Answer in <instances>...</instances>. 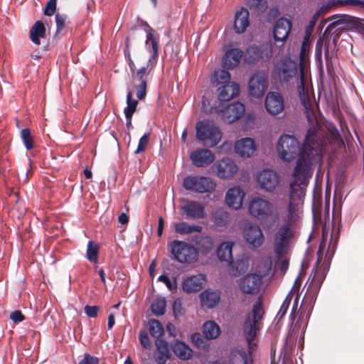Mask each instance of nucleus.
I'll return each instance as SVG.
<instances>
[{"instance_id":"2","label":"nucleus","mask_w":364,"mask_h":364,"mask_svg":"<svg viewBox=\"0 0 364 364\" xmlns=\"http://www.w3.org/2000/svg\"><path fill=\"white\" fill-rule=\"evenodd\" d=\"M316 129L315 127H311L309 129L304 144L302 145V150L301 156L296 161V165L294 168L293 176L294 181L291 182V198L294 196L303 195V188L306 187L309 183V180L312 175V162L317 154V150L311 146V138L316 135Z\"/></svg>"},{"instance_id":"52","label":"nucleus","mask_w":364,"mask_h":364,"mask_svg":"<svg viewBox=\"0 0 364 364\" xmlns=\"http://www.w3.org/2000/svg\"><path fill=\"white\" fill-rule=\"evenodd\" d=\"M78 364H100V360L95 356L85 353L83 358L79 361Z\"/></svg>"},{"instance_id":"12","label":"nucleus","mask_w":364,"mask_h":364,"mask_svg":"<svg viewBox=\"0 0 364 364\" xmlns=\"http://www.w3.org/2000/svg\"><path fill=\"white\" fill-rule=\"evenodd\" d=\"M257 180L261 188L272 192L279 184L280 178L276 171L266 168L257 174Z\"/></svg>"},{"instance_id":"5","label":"nucleus","mask_w":364,"mask_h":364,"mask_svg":"<svg viewBox=\"0 0 364 364\" xmlns=\"http://www.w3.org/2000/svg\"><path fill=\"white\" fill-rule=\"evenodd\" d=\"M169 245L173 258L178 262L190 264L198 260V250L190 243L174 240Z\"/></svg>"},{"instance_id":"43","label":"nucleus","mask_w":364,"mask_h":364,"mask_svg":"<svg viewBox=\"0 0 364 364\" xmlns=\"http://www.w3.org/2000/svg\"><path fill=\"white\" fill-rule=\"evenodd\" d=\"M138 101L132 98V91H128L127 95V107L124 108V115H132L136 111Z\"/></svg>"},{"instance_id":"58","label":"nucleus","mask_w":364,"mask_h":364,"mask_svg":"<svg viewBox=\"0 0 364 364\" xmlns=\"http://www.w3.org/2000/svg\"><path fill=\"white\" fill-rule=\"evenodd\" d=\"M142 26H144V31L146 32V42H145V44H146V47H149L148 46V43L150 41L151 42V40H148V33L149 31H151V33H152L153 36L156 38V39H158L159 40V38H157L155 34H154V30L147 23V22L146 21H143L142 23Z\"/></svg>"},{"instance_id":"60","label":"nucleus","mask_w":364,"mask_h":364,"mask_svg":"<svg viewBox=\"0 0 364 364\" xmlns=\"http://www.w3.org/2000/svg\"><path fill=\"white\" fill-rule=\"evenodd\" d=\"M287 254H284V255L279 257L277 255V257L279 259H282L279 264V269L282 273H285L288 269L289 267V261L287 259H284V257Z\"/></svg>"},{"instance_id":"64","label":"nucleus","mask_w":364,"mask_h":364,"mask_svg":"<svg viewBox=\"0 0 364 364\" xmlns=\"http://www.w3.org/2000/svg\"><path fill=\"white\" fill-rule=\"evenodd\" d=\"M118 220L122 225L127 224L129 222V216L126 213H122L119 215Z\"/></svg>"},{"instance_id":"53","label":"nucleus","mask_w":364,"mask_h":364,"mask_svg":"<svg viewBox=\"0 0 364 364\" xmlns=\"http://www.w3.org/2000/svg\"><path fill=\"white\" fill-rule=\"evenodd\" d=\"M100 308L97 306L86 305L84 308L85 314L90 318H96L98 315Z\"/></svg>"},{"instance_id":"23","label":"nucleus","mask_w":364,"mask_h":364,"mask_svg":"<svg viewBox=\"0 0 364 364\" xmlns=\"http://www.w3.org/2000/svg\"><path fill=\"white\" fill-rule=\"evenodd\" d=\"M236 153L243 158H248L256 150L255 141L250 138H242L237 140L235 144Z\"/></svg>"},{"instance_id":"37","label":"nucleus","mask_w":364,"mask_h":364,"mask_svg":"<svg viewBox=\"0 0 364 364\" xmlns=\"http://www.w3.org/2000/svg\"><path fill=\"white\" fill-rule=\"evenodd\" d=\"M272 268V260L271 257L263 258L257 267V274L261 276V279L268 276Z\"/></svg>"},{"instance_id":"49","label":"nucleus","mask_w":364,"mask_h":364,"mask_svg":"<svg viewBox=\"0 0 364 364\" xmlns=\"http://www.w3.org/2000/svg\"><path fill=\"white\" fill-rule=\"evenodd\" d=\"M291 298L289 296V294H288L285 299L284 300L283 303L282 304L280 309L277 314V317L279 318V319L282 318L285 316L287 311L291 303Z\"/></svg>"},{"instance_id":"59","label":"nucleus","mask_w":364,"mask_h":364,"mask_svg":"<svg viewBox=\"0 0 364 364\" xmlns=\"http://www.w3.org/2000/svg\"><path fill=\"white\" fill-rule=\"evenodd\" d=\"M191 339L197 347H198V348L203 347V340L200 333H193L191 336Z\"/></svg>"},{"instance_id":"38","label":"nucleus","mask_w":364,"mask_h":364,"mask_svg":"<svg viewBox=\"0 0 364 364\" xmlns=\"http://www.w3.org/2000/svg\"><path fill=\"white\" fill-rule=\"evenodd\" d=\"M232 269V274L237 277L247 271L248 264L247 260L243 259H238L236 261L232 259L229 262Z\"/></svg>"},{"instance_id":"44","label":"nucleus","mask_w":364,"mask_h":364,"mask_svg":"<svg viewBox=\"0 0 364 364\" xmlns=\"http://www.w3.org/2000/svg\"><path fill=\"white\" fill-rule=\"evenodd\" d=\"M21 138L27 150L29 151L33 148V138L29 129L25 128L21 131Z\"/></svg>"},{"instance_id":"41","label":"nucleus","mask_w":364,"mask_h":364,"mask_svg":"<svg viewBox=\"0 0 364 364\" xmlns=\"http://www.w3.org/2000/svg\"><path fill=\"white\" fill-rule=\"evenodd\" d=\"M149 331L152 337L159 338L164 334V330L161 323L156 319L149 321Z\"/></svg>"},{"instance_id":"10","label":"nucleus","mask_w":364,"mask_h":364,"mask_svg":"<svg viewBox=\"0 0 364 364\" xmlns=\"http://www.w3.org/2000/svg\"><path fill=\"white\" fill-rule=\"evenodd\" d=\"M245 106L239 102L229 104L223 108L218 107L216 108L218 114H221V118L224 122L230 124L240 119L245 112Z\"/></svg>"},{"instance_id":"61","label":"nucleus","mask_w":364,"mask_h":364,"mask_svg":"<svg viewBox=\"0 0 364 364\" xmlns=\"http://www.w3.org/2000/svg\"><path fill=\"white\" fill-rule=\"evenodd\" d=\"M346 4L353 6L355 7H360L364 9V1L361 0H346Z\"/></svg>"},{"instance_id":"42","label":"nucleus","mask_w":364,"mask_h":364,"mask_svg":"<svg viewBox=\"0 0 364 364\" xmlns=\"http://www.w3.org/2000/svg\"><path fill=\"white\" fill-rule=\"evenodd\" d=\"M166 301L165 298H157L151 304V311L156 316H162L166 312Z\"/></svg>"},{"instance_id":"7","label":"nucleus","mask_w":364,"mask_h":364,"mask_svg":"<svg viewBox=\"0 0 364 364\" xmlns=\"http://www.w3.org/2000/svg\"><path fill=\"white\" fill-rule=\"evenodd\" d=\"M148 40H151V47H146V50L151 53V55L146 66L141 67L137 71H134L132 73L134 82L146 80V76L154 70L157 64L159 54V41L153 36L151 31L148 33Z\"/></svg>"},{"instance_id":"13","label":"nucleus","mask_w":364,"mask_h":364,"mask_svg":"<svg viewBox=\"0 0 364 364\" xmlns=\"http://www.w3.org/2000/svg\"><path fill=\"white\" fill-rule=\"evenodd\" d=\"M262 280L257 274L249 273L240 279L238 287L245 294H256L261 287Z\"/></svg>"},{"instance_id":"29","label":"nucleus","mask_w":364,"mask_h":364,"mask_svg":"<svg viewBox=\"0 0 364 364\" xmlns=\"http://www.w3.org/2000/svg\"><path fill=\"white\" fill-rule=\"evenodd\" d=\"M298 94L299 96V99L301 102V104L303 105L304 107L306 109V112L307 113V117L309 119H310L309 113L313 112V109L311 107V102L309 99L308 93L305 91V87H304V73L301 70L300 73L299 77V85L297 87Z\"/></svg>"},{"instance_id":"6","label":"nucleus","mask_w":364,"mask_h":364,"mask_svg":"<svg viewBox=\"0 0 364 364\" xmlns=\"http://www.w3.org/2000/svg\"><path fill=\"white\" fill-rule=\"evenodd\" d=\"M302 146L299 141L293 135H282L277 143V151L280 158L287 162L294 161L296 157L297 160L301 156Z\"/></svg>"},{"instance_id":"26","label":"nucleus","mask_w":364,"mask_h":364,"mask_svg":"<svg viewBox=\"0 0 364 364\" xmlns=\"http://www.w3.org/2000/svg\"><path fill=\"white\" fill-rule=\"evenodd\" d=\"M239 90V85L236 82H229L218 89V100L228 102L238 95Z\"/></svg>"},{"instance_id":"33","label":"nucleus","mask_w":364,"mask_h":364,"mask_svg":"<svg viewBox=\"0 0 364 364\" xmlns=\"http://www.w3.org/2000/svg\"><path fill=\"white\" fill-rule=\"evenodd\" d=\"M233 243L225 242L219 245L217 250V255L220 261L230 262L232 259V248Z\"/></svg>"},{"instance_id":"51","label":"nucleus","mask_w":364,"mask_h":364,"mask_svg":"<svg viewBox=\"0 0 364 364\" xmlns=\"http://www.w3.org/2000/svg\"><path fill=\"white\" fill-rule=\"evenodd\" d=\"M156 346L157 350L163 355L168 357L167 354L168 353V343L166 341L162 339L157 338L156 341Z\"/></svg>"},{"instance_id":"9","label":"nucleus","mask_w":364,"mask_h":364,"mask_svg":"<svg viewBox=\"0 0 364 364\" xmlns=\"http://www.w3.org/2000/svg\"><path fill=\"white\" fill-rule=\"evenodd\" d=\"M273 54V46L271 43L262 44L259 46H252L247 50L245 60L249 64L255 63L260 60H269Z\"/></svg>"},{"instance_id":"15","label":"nucleus","mask_w":364,"mask_h":364,"mask_svg":"<svg viewBox=\"0 0 364 364\" xmlns=\"http://www.w3.org/2000/svg\"><path fill=\"white\" fill-rule=\"evenodd\" d=\"M297 73V66L289 58L280 61L276 68V73L281 82H289Z\"/></svg>"},{"instance_id":"14","label":"nucleus","mask_w":364,"mask_h":364,"mask_svg":"<svg viewBox=\"0 0 364 364\" xmlns=\"http://www.w3.org/2000/svg\"><path fill=\"white\" fill-rule=\"evenodd\" d=\"M181 210L186 218L192 220L203 219L207 216L205 205L196 200H187L181 206Z\"/></svg>"},{"instance_id":"48","label":"nucleus","mask_w":364,"mask_h":364,"mask_svg":"<svg viewBox=\"0 0 364 364\" xmlns=\"http://www.w3.org/2000/svg\"><path fill=\"white\" fill-rule=\"evenodd\" d=\"M56 34H60L65 28L66 16L63 14L55 15Z\"/></svg>"},{"instance_id":"40","label":"nucleus","mask_w":364,"mask_h":364,"mask_svg":"<svg viewBox=\"0 0 364 364\" xmlns=\"http://www.w3.org/2000/svg\"><path fill=\"white\" fill-rule=\"evenodd\" d=\"M228 220L229 215L223 209L216 210L213 213V221L217 226L223 227L228 223Z\"/></svg>"},{"instance_id":"18","label":"nucleus","mask_w":364,"mask_h":364,"mask_svg":"<svg viewBox=\"0 0 364 364\" xmlns=\"http://www.w3.org/2000/svg\"><path fill=\"white\" fill-rule=\"evenodd\" d=\"M217 176L220 178H230L237 172V166L229 158H223L215 164Z\"/></svg>"},{"instance_id":"22","label":"nucleus","mask_w":364,"mask_h":364,"mask_svg":"<svg viewBox=\"0 0 364 364\" xmlns=\"http://www.w3.org/2000/svg\"><path fill=\"white\" fill-rule=\"evenodd\" d=\"M323 277L321 278H315L314 277L311 282L310 283L307 291L304 296V303H308V307L310 310L312 309L314 303L316 301V297L318 296V291L320 290V287L323 282Z\"/></svg>"},{"instance_id":"30","label":"nucleus","mask_w":364,"mask_h":364,"mask_svg":"<svg viewBox=\"0 0 364 364\" xmlns=\"http://www.w3.org/2000/svg\"><path fill=\"white\" fill-rule=\"evenodd\" d=\"M192 242L202 253L209 252L214 247L213 238L208 235H195L192 238Z\"/></svg>"},{"instance_id":"50","label":"nucleus","mask_w":364,"mask_h":364,"mask_svg":"<svg viewBox=\"0 0 364 364\" xmlns=\"http://www.w3.org/2000/svg\"><path fill=\"white\" fill-rule=\"evenodd\" d=\"M173 311L175 317L181 316L184 313V310L182 306L181 299L180 298H177L173 301Z\"/></svg>"},{"instance_id":"25","label":"nucleus","mask_w":364,"mask_h":364,"mask_svg":"<svg viewBox=\"0 0 364 364\" xmlns=\"http://www.w3.org/2000/svg\"><path fill=\"white\" fill-rule=\"evenodd\" d=\"M205 281L202 274L188 277L183 281L182 289L187 293L197 292L203 287Z\"/></svg>"},{"instance_id":"17","label":"nucleus","mask_w":364,"mask_h":364,"mask_svg":"<svg viewBox=\"0 0 364 364\" xmlns=\"http://www.w3.org/2000/svg\"><path fill=\"white\" fill-rule=\"evenodd\" d=\"M246 242L253 247H259L264 242V236L257 224H250L243 232Z\"/></svg>"},{"instance_id":"62","label":"nucleus","mask_w":364,"mask_h":364,"mask_svg":"<svg viewBox=\"0 0 364 364\" xmlns=\"http://www.w3.org/2000/svg\"><path fill=\"white\" fill-rule=\"evenodd\" d=\"M164 228V220L162 217H159L158 220V229L157 234L159 237H161L163 234Z\"/></svg>"},{"instance_id":"46","label":"nucleus","mask_w":364,"mask_h":364,"mask_svg":"<svg viewBox=\"0 0 364 364\" xmlns=\"http://www.w3.org/2000/svg\"><path fill=\"white\" fill-rule=\"evenodd\" d=\"M139 83L134 84V87L136 90V97L139 100H142L146 95L147 81H138Z\"/></svg>"},{"instance_id":"54","label":"nucleus","mask_w":364,"mask_h":364,"mask_svg":"<svg viewBox=\"0 0 364 364\" xmlns=\"http://www.w3.org/2000/svg\"><path fill=\"white\" fill-rule=\"evenodd\" d=\"M56 10V0H49L44 9V14L50 16Z\"/></svg>"},{"instance_id":"35","label":"nucleus","mask_w":364,"mask_h":364,"mask_svg":"<svg viewBox=\"0 0 364 364\" xmlns=\"http://www.w3.org/2000/svg\"><path fill=\"white\" fill-rule=\"evenodd\" d=\"M173 351L181 360H188L192 355V350L185 343L181 341H177L173 345Z\"/></svg>"},{"instance_id":"31","label":"nucleus","mask_w":364,"mask_h":364,"mask_svg":"<svg viewBox=\"0 0 364 364\" xmlns=\"http://www.w3.org/2000/svg\"><path fill=\"white\" fill-rule=\"evenodd\" d=\"M46 36V28L41 21H37L33 25L30 30V38L36 45H40V38H44Z\"/></svg>"},{"instance_id":"19","label":"nucleus","mask_w":364,"mask_h":364,"mask_svg":"<svg viewBox=\"0 0 364 364\" xmlns=\"http://www.w3.org/2000/svg\"><path fill=\"white\" fill-rule=\"evenodd\" d=\"M190 158L196 167H203L210 164L215 159L214 154L207 149H198L191 154Z\"/></svg>"},{"instance_id":"57","label":"nucleus","mask_w":364,"mask_h":364,"mask_svg":"<svg viewBox=\"0 0 364 364\" xmlns=\"http://www.w3.org/2000/svg\"><path fill=\"white\" fill-rule=\"evenodd\" d=\"M352 22V17L350 16H343L339 18L337 21L332 23L330 26H337L339 25H341L343 23H351Z\"/></svg>"},{"instance_id":"36","label":"nucleus","mask_w":364,"mask_h":364,"mask_svg":"<svg viewBox=\"0 0 364 364\" xmlns=\"http://www.w3.org/2000/svg\"><path fill=\"white\" fill-rule=\"evenodd\" d=\"M203 333L207 339H215L220 333L218 325L213 321H209L203 324Z\"/></svg>"},{"instance_id":"56","label":"nucleus","mask_w":364,"mask_h":364,"mask_svg":"<svg viewBox=\"0 0 364 364\" xmlns=\"http://www.w3.org/2000/svg\"><path fill=\"white\" fill-rule=\"evenodd\" d=\"M10 318L14 323H20L25 320V316L20 310H15L10 314Z\"/></svg>"},{"instance_id":"1","label":"nucleus","mask_w":364,"mask_h":364,"mask_svg":"<svg viewBox=\"0 0 364 364\" xmlns=\"http://www.w3.org/2000/svg\"><path fill=\"white\" fill-rule=\"evenodd\" d=\"M289 203L285 210L279 209L274 213L273 204L267 199L256 196L249 202L247 210L249 215L260 221L271 217V220L266 224L267 230L277 226L273 236V247L276 255L281 257L288 252L289 245L294 237L293 227L299 220V203L306 194V188H303V195L294 196L291 198V183H290Z\"/></svg>"},{"instance_id":"27","label":"nucleus","mask_w":364,"mask_h":364,"mask_svg":"<svg viewBox=\"0 0 364 364\" xmlns=\"http://www.w3.org/2000/svg\"><path fill=\"white\" fill-rule=\"evenodd\" d=\"M200 299L203 306L213 308L220 301V291L218 290L205 289L200 294Z\"/></svg>"},{"instance_id":"8","label":"nucleus","mask_w":364,"mask_h":364,"mask_svg":"<svg viewBox=\"0 0 364 364\" xmlns=\"http://www.w3.org/2000/svg\"><path fill=\"white\" fill-rule=\"evenodd\" d=\"M183 186L186 190L204 193L213 191L215 183L210 178L201 176H188L183 179Z\"/></svg>"},{"instance_id":"55","label":"nucleus","mask_w":364,"mask_h":364,"mask_svg":"<svg viewBox=\"0 0 364 364\" xmlns=\"http://www.w3.org/2000/svg\"><path fill=\"white\" fill-rule=\"evenodd\" d=\"M139 341L141 345L146 349H149L151 348V343L149 341V338L146 331H141L139 334Z\"/></svg>"},{"instance_id":"20","label":"nucleus","mask_w":364,"mask_h":364,"mask_svg":"<svg viewBox=\"0 0 364 364\" xmlns=\"http://www.w3.org/2000/svg\"><path fill=\"white\" fill-rule=\"evenodd\" d=\"M265 107L267 111L272 115H277L282 112L284 109L282 96L278 92L268 93L265 99Z\"/></svg>"},{"instance_id":"28","label":"nucleus","mask_w":364,"mask_h":364,"mask_svg":"<svg viewBox=\"0 0 364 364\" xmlns=\"http://www.w3.org/2000/svg\"><path fill=\"white\" fill-rule=\"evenodd\" d=\"M249 24V11L247 9L242 8L235 14L234 29L237 33H242Z\"/></svg>"},{"instance_id":"11","label":"nucleus","mask_w":364,"mask_h":364,"mask_svg":"<svg viewBox=\"0 0 364 364\" xmlns=\"http://www.w3.org/2000/svg\"><path fill=\"white\" fill-rule=\"evenodd\" d=\"M268 87V80L265 74L261 72L255 73L249 80L248 90L250 95L255 98L264 96Z\"/></svg>"},{"instance_id":"47","label":"nucleus","mask_w":364,"mask_h":364,"mask_svg":"<svg viewBox=\"0 0 364 364\" xmlns=\"http://www.w3.org/2000/svg\"><path fill=\"white\" fill-rule=\"evenodd\" d=\"M158 281L164 283L166 287L170 291H176L177 289V283L176 279H174L173 281L170 279V278L166 274H161L159 277Z\"/></svg>"},{"instance_id":"3","label":"nucleus","mask_w":364,"mask_h":364,"mask_svg":"<svg viewBox=\"0 0 364 364\" xmlns=\"http://www.w3.org/2000/svg\"><path fill=\"white\" fill-rule=\"evenodd\" d=\"M264 314L262 299L259 296L254 303L252 311L246 315L242 326L250 354L251 350H253L255 346V343H254L255 338L262 328Z\"/></svg>"},{"instance_id":"24","label":"nucleus","mask_w":364,"mask_h":364,"mask_svg":"<svg viewBox=\"0 0 364 364\" xmlns=\"http://www.w3.org/2000/svg\"><path fill=\"white\" fill-rule=\"evenodd\" d=\"M243 51L240 48H230L226 50L223 56V67L225 69H232L240 63Z\"/></svg>"},{"instance_id":"34","label":"nucleus","mask_w":364,"mask_h":364,"mask_svg":"<svg viewBox=\"0 0 364 364\" xmlns=\"http://www.w3.org/2000/svg\"><path fill=\"white\" fill-rule=\"evenodd\" d=\"M175 231L180 235H188L192 232H200L203 228L198 225H188L186 222H180L175 224Z\"/></svg>"},{"instance_id":"63","label":"nucleus","mask_w":364,"mask_h":364,"mask_svg":"<svg viewBox=\"0 0 364 364\" xmlns=\"http://www.w3.org/2000/svg\"><path fill=\"white\" fill-rule=\"evenodd\" d=\"M309 45L306 41H304L301 47L300 58L303 59L305 56L306 52L309 50Z\"/></svg>"},{"instance_id":"4","label":"nucleus","mask_w":364,"mask_h":364,"mask_svg":"<svg viewBox=\"0 0 364 364\" xmlns=\"http://www.w3.org/2000/svg\"><path fill=\"white\" fill-rule=\"evenodd\" d=\"M196 138L208 147H214L222 139V132L211 120L203 119L196 126Z\"/></svg>"},{"instance_id":"39","label":"nucleus","mask_w":364,"mask_h":364,"mask_svg":"<svg viewBox=\"0 0 364 364\" xmlns=\"http://www.w3.org/2000/svg\"><path fill=\"white\" fill-rule=\"evenodd\" d=\"M99 245L93 241H89L87 246L86 258L94 264L98 262Z\"/></svg>"},{"instance_id":"16","label":"nucleus","mask_w":364,"mask_h":364,"mask_svg":"<svg viewBox=\"0 0 364 364\" xmlns=\"http://www.w3.org/2000/svg\"><path fill=\"white\" fill-rule=\"evenodd\" d=\"M291 22L284 17L279 18L273 29V38L275 43H281V46L287 41L291 30Z\"/></svg>"},{"instance_id":"32","label":"nucleus","mask_w":364,"mask_h":364,"mask_svg":"<svg viewBox=\"0 0 364 364\" xmlns=\"http://www.w3.org/2000/svg\"><path fill=\"white\" fill-rule=\"evenodd\" d=\"M229 364H254L251 355H248L243 350H237L232 352Z\"/></svg>"},{"instance_id":"21","label":"nucleus","mask_w":364,"mask_h":364,"mask_svg":"<svg viewBox=\"0 0 364 364\" xmlns=\"http://www.w3.org/2000/svg\"><path fill=\"white\" fill-rule=\"evenodd\" d=\"M245 196L244 191L239 187L229 188L225 195V201L228 206L235 210L240 209L242 205Z\"/></svg>"},{"instance_id":"45","label":"nucleus","mask_w":364,"mask_h":364,"mask_svg":"<svg viewBox=\"0 0 364 364\" xmlns=\"http://www.w3.org/2000/svg\"><path fill=\"white\" fill-rule=\"evenodd\" d=\"M214 78L215 79L213 80V83H216L217 85L225 82L228 83L230 79V74L227 70H221L215 73Z\"/></svg>"}]
</instances>
